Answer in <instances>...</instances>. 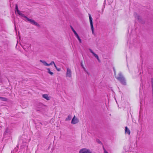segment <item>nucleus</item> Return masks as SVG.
Wrapping results in <instances>:
<instances>
[{
    "label": "nucleus",
    "mask_w": 153,
    "mask_h": 153,
    "mask_svg": "<svg viewBox=\"0 0 153 153\" xmlns=\"http://www.w3.org/2000/svg\"><path fill=\"white\" fill-rule=\"evenodd\" d=\"M78 153H92V151L87 148H82L80 149Z\"/></svg>",
    "instance_id": "1"
},
{
    "label": "nucleus",
    "mask_w": 153,
    "mask_h": 153,
    "mask_svg": "<svg viewBox=\"0 0 153 153\" xmlns=\"http://www.w3.org/2000/svg\"><path fill=\"white\" fill-rule=\"evenodd\" d=\"M71 29L72 31L74 33L75 36L76 37V38L78 40L79 43H81L82 42V39L80 38V37L79 36L78 33H76V31L74 29L73 27H71Z\"/></svg>",
    "instance_id": "2"
},
{
    "label": "nucleus",
    "mask_w": 153,
    "mask_h": 153,
    "mask_svg": "<svg viewBox=\"0 0 153 153\" xmlns=\"http://www.w3.org/2000/svg\"><path fill=\"white\" fill-rule=\"evenodd\" d=\"M79 122V120L78 118L76 116L74 115L72 120L71 124H75Z\"/></svg>",
    "instance_id": "3"
},
{
    "label": "nucleus",
    "mask_w": 153,
    "mask_h": 153,
    "mask_svg": "<svg viewBox=\"0 0 153 153\" xmlns=\"http://www.w3.org/2000/svg\"><path fill=\"white\" fill-rule=\"evenodd\" d=\"M26 18L27 21L29 22L31 24L37 26H39V24H38L37 22L35 21L34 20H32L31 19H28L27 18Z\"/></svg>",
    "instance_id": "4"
},
{
    "label": "nucleus",
    "mask_w": 153,
    "mask_h": 153,
    "mask_svg": "<svg viewBox=\"0 0 153 153\" xmlns=\"http://www.w3.org/2000/svg\"><path fill=\"white\" fill-rule=\"evenodd\" d=\"M42 97L47 101H49L51 99V97L48 94H43L42 95Z\"/></svg>",
    "instance_id": "5"
},
{
    "label": "nucleus",
    "mask_w": 153,
    "mask_h": 153,
    "mask_svg": "<svg viewBox=\"0 0 153 153\" xmlns=\"http://www.w3.org/2000/svg\"><path fill=\"white\" fill-rule=\"evenodd\" d=\"M72 76L71 71L70 69L68 68L67 70L66 76L68 77H71Z\"/></svg>",
    "instance_id": "6"
},
{
    "label": "nucleus",
    "mask_w": 153,
    "mask_h": 153,
    "mask_svg": "<svg viewBox=\"0 0 153 153\" xmlns=\"http://www.w3.org/2000/svg\"><path fill=\"white\" fill-rule=\"evenodd\" d=\"M89 18L90 20V22L91 25V28L92 30V33H94V27L93 25V22L92 21V18L90 15H89Z\"/></svg>",
    "instance_id": "7"
},
{
    "label": "nucleus",
    "mask_w": 153,
    "mask_h": 153,
    "mask_svg": "<svg viewBox=\"0 0 153 153\" xmlns=\"http://www.w3.org/2000/svg\"><path fill=\"white\" fill-rule=\"evenodd\" d=\"M46 70L47 73L51 76H53L54 75V72L50 68H46Z\"/></svg>",
    "instance_id": "8"
},
{
    "label": "nucleus",
    "mask_w": 153,
    "mask_h": 153,
    "mask_svg": "<svg viewBox=\"0 0 153 153\" xmlns=\"http://www.w3.org/2000/svg\"><path fill=\"white\" fill-rule=\"evenodd\" d=\"M40 62L42 63L43 65L46 66H49L50 64L48 63L45 61L43 60H40Z\"/></svg>",
    "instance_id": "9"
},
{
    "label": "nucleus",
    "mask_w": 153,
    "mask_h": 153,
    "mask_svg": "<svg viewBox=\"0 0 153 153\" xmlns=\"http://www.w3.org/2000/svg\"><path fill=\"white\" fill-rule=\"evenodd\" d=\"M16 13H17L19 15L21 16L22 17H24V15L23 14H22V13H21L18 9L17 8V7H16V10L15 11Z\"/></svg>",
    "instance_id": "10"
},
{
    "label": "nucleus",
    "mask_w": 153,
    "mask_h": 153,
    "mask_svg": "<svg viewBox=\"0 0 153 153\" xmlns=\"http://www.w3.org/2000/svg\"><path fill=\"white\" fill-rule=\"evenodd\" d=\"M91 52L93 54V55L97 58L98 61L100 60L99 58L97 55L92 50H90Z\"/></svg>",
    "instance_id": "11"
},
{
    "label": "nucleus",
    "mask_w": 153,
    "mask_h": 153,
    "mask_svg": "<svg viewBox=\"0 0 153 153\" xmlns=\"http://www.w3.org/2000/svg\"><path fill=\"white\" fill-rule=\"evenodd\" d=\"M125 133L126 134H127L128 135H129L130 134V131L127 126L125 127Z\"/></svg>",
    "instance_id": "12"
},
{
    "label": "nucleus",
    "mask_w": 153,
    "mask_h": 153,
    "mask_svg": "<svg viewBox=\"0 0 153 153\" xmlns=\"http://www.w3.org/2000/svg\"><path fill=\"white\" fill-rule=\"evenodd\" d=\"M72 118V116L71 115H69L65 119V120L68 121H69L71 120Z\"/></svg>",
    "instance_id": "13"
},
{
    "label": "nucleus",
    "mask_w": 153,
    "mask_h": 153,
    "mask_svg": "<svg viewBox=\"0 0 153 153\" xmlns=\"http://www.w3.org/2000/svg\"><path fill=\"white\" fill-rule=\"evenodd\" d=\"M0 100L2 101H7V99L5 98H4V97H0Z\"/></svg>",
    "instance_id": "14"
},
{
    "label": "nucleus",
    "mask_w": 153,
    "mask_h": 153,
    "mask_svg": "<svg viewBox=\"0 0 153 153\" xmlns=\"http://www.w3.org/2000/svg\"><path fill=\"white\" fill-rule=\"evenodd\" d=\"M81 66L82 68L83 69V70L85 71H86V68L84 65L83 63H82L81 64Z\"/></svg>",
    "instance_id": "15"
},
{
    "label": "nucleus",
    "mask_w": 153,
    "mask_h": 153,
    "mask_svg": "<svg viewBox=\"0 0 153 153\" xmlns=\"http://www.w3.org/2000/svg\"><path fill=\"white\" fill-rule=\"evenodd\" d=\"M54 67L58 71H61V69L60 68H58L56 65H54Z\"/></svg>",
    "instance_id": "16"
},
{
    "label": "nucleus",
    "mask_w": 153,
    "mask_h": 153,
    "mask_svg": "<svg viewBox=\"0 0 153 153\" xmlns=\"http://www.w3.org/2000/svg\"><path fill=\"white\" fill-rule=\"evenodd\" d=\"M49 64H50V65H52L53 64L54 65H56L53 62H52L50 63Z\"/></svg>",
    "instance_id": "17"
},
{
    "label": "nucleus",
    "mask_w": 153,
    "mask_h": 153,
    "mask_svg": "<svg viewBox=\"0 0 153 153\" xmlns=\"http://www.w3.org/2000/svg\"><path fill=\"white\" fill-rule=\"evenodd\" d=\"M104 153H108V152L105 149H104Z\"/></svg>",
    "instance_id": "18"
},
{
    "label": "nucleus",
    "mask_w": 153,
    "mask_h": 153,
    "mask_svg": "<svg viewBox=\"0 0 153 153\" xmlns=\"http://www.w3.org/2000/svg\"><path fill=\"white\" fill-rule=\"evenodd\" d=\"M99 143H100V141H99Z\"/></svg>",
    "instance_id": "19"
}]
</instances>
